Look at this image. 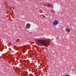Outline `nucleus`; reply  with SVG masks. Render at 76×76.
Masks as SVG:
<instances>
[{
  "mask_svg": "<svg viewBox=\"0 0 76 76\" xmlns=\"http://www.w3.org/2000/svg\"><path fill=\"white\" fill-rule=\"evenodd\" d=\"M39 42L40 44L43 45H45L47 46V44L45 43V42L44 40H39Z\"/></svg>",
  "mask_w": 76,
  "mask_h": 76,
  "instance_id": "1",
  "label": "nucleus"
},
{
  "mask_svg": "<svg viewBox=\"0 0 76 76\" xmlns=\"http://www.w3.org/2000/svg\"><path fill=\"white\" fill-rule=\"evenodd\" d=\"M51 12H52V13H54L55 12H54V10H51Z\"/></svg>",
  "mask_w": 76,
  "mask_h": 76,
  "instance_id": "5",
  "label": "nucleus"
},
{
  "mask_svg": "<svg viewBox=\"0 0 76 76\" xmlns=\"http://www.w3.org/2000/svg\"><path fill=\"white\" fill-rule=\"evenodd\" d=\"M31 27V24L29 23H28L26 24V28L27 29H29Z\"/></svg>",
  "mask_w": 76,
  "mask_h": 76,
  "instance_id": "3",
  "label": "nucleus"
},
{
  "mask_svg": "<svg viewBox=\"0 0 76 76\" xmlns=\"http://www.w3.org/2000/svg\"><path fill=\"white\" fill-rule=\"evenodd\" d=\"M47 69H48V68H45V70L46 71H47Z\"/></svg>",
  "mask_w": 76,
  "mask_h": 76,
  "instance_id": "8",
  "label": "nucleus"
},
{
  "mask_svg": "<svg viewBox=\"0 0 76 76\" xmlns=\"http://www.w3.org/2000/svg\"><path fill=\"white\" fill-rule=\"evenodd\" d=\"M48 6H50V7L51 6V4H48Z\"/></svg>",
  "mask_w": 76,
  "mask_h": 76,
  "instance_id": "6",
  "label": "nucleus"
},
{
  "mask_svg": "<svg viewBox=\"0 0 76 76\" xmlns=\"http://www.w3.org/2000/svg\"><path fill=\"white\" fill-rule=\"evenodd\" d=\"M22 69H23V70H24V69H25V68L23 67H22Z\"/></svg>",
  "mask_w": 76,
  "mask_h": 76,
  "instance_id": "7",
  "label": "nucleus"
},
{
  "mask_svg": "<svg viewBox=\"0 0 76 76\" xmlns=\"http://www.w3.org/2000/svg\"><path fill=\"white\" fill-rule=\"evenodd\" d=\"M66 31L67 32V34H69L70 31V30L68 28H66Z\"/></svg>",
  "mask_w": 76,
  "mask_h": 76,
  "instance_id": "4",
  "label": "nucleus"
},
{
  "mask_svg": "<svg viewBox=\"0 0 76 76\" xmlns=\"http://www.w3.org/2000/svg\"><path fill=\"white\" fill-rule=\"evenodd\" d=\"M48 44H49V42H48Z\"/></svg>",
  "mask_w": 76,
  "mask_h": 76,
  "instance_id": "10",
  "label": "nucleus"
},
{
  "mask_svg": "<svg viewBox=\"0 0 76 76\" xmlns=\"http://www.w3.org/2000/svg\"><path fill=\"white\" fill-rule=\"evenodd\" d=\"M58 21L57 20H55V21L53 22V24L54 26V25H58Z\"/></svg>",
  "mask_w": 76,
  "mask_h": 76,
  "instance_id": "2",
  "label": "nucleus"
},
{
  "mask_svg": "<svg viewBox=\"0 0 76 76\" xmlns=\"http://www.w3.org/2000/svg\"><path fill=\"white\" fill-rule=\"evenodd\" d=\"M65 76H68V75H66Z\"/></svg>",
  "mask_w": 76,
  "mask_h": 76,
  "instance_id": "9",
  "label": "nucleus"
}]
</instances>
